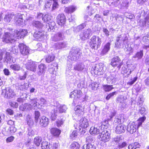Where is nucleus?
<instances>
[{"label": "nucleus", "mask_w": 149, "mask_h": 149, "mask_svg": "<svg viewBox=\"0 0 149 149\" xmlns=\"http://www.w3.org/2000/svg\"><path fill=\"white\" fill-rule=\"evenodd\" d=\"M139 113L141 114V115L144 116L146 114V110L144 107H141L139 109Z\"/></svg>", "instance_id": "nucleus-58"}, {"label": "nucleus", "mask_w": 149, "mask_h": 149, "mask_svg": "<svg viewBox=\"0 0 149 149\" xmlns=\"http://www.w3.org/2000/svg\"><path fill=\"white\" fill-rule=\"evenodd\" d=\"M66 18L63 13H60L56 17V22L61 27L63 26L66 22Z\"/></svg>", "instance_id": "nucleus-8"}, {"label": "nucleus", "mask_w": 149, "mask_h": 149, "mask_svg": "<svg viewBox=\"0 0 149 149\" xmlns=\"http://www.w3.org/2000/svg\"><path fill=\"white\" fill-rule=\"evenodd\" d=\"M123 64L121 60L118 56H116L113 57L111 59L110 65L113 67H116L120 69Z\"/></svg>", "instance_id": "nucleus-7"}, {"label": "nucleus", "mask_w": 149, "mask_h": 149, "mask_svg": "<svg viewBox=\"0 0 149 149\" xmlns=\"http://www.w3.org/2000/svg\"><path fill=\"white\" fill-rule=\"evenodd\" d=\"M52 10H55L58 7V4L56 0H52Z\"/></svg>", "instance_id": "nucleus-52"}, {"label": "nucleus", "mask_w": 149, "mask_h": 149, "mask_svg": "<svg viewBox=\"0 0 149 149\" xmlns=\"http://www.w3.org/2000/svg\"><path fill=\"white\" fill-rule=\"evenodd\" d=\"M29 86V84H28L27 83H24L23 85H21L22 90H24L27 89Z\"/></svg>", "instance_id": "nucleus-61"}, {"label": "nucleus", "mask_w": 149, "mask_h": 149, "mask_svg": "<svg viewBox=\"0 0 149 149\" xmlns=\"http://www.w3.org/2000/svg\"><path fill=\"white\" fill-rule=\"evenodd\" d=\"M8 130L11 133L13 134L15 133L17 129L15 127V125H14V126L9 127Z\"/></svg>", "instance_id": "nucleus-50"}, {"label": "nucleus", "mask_w": 149, "mask_h": 149, "mask_svg": "<svg viewBox=\"0 0 149 149\" xmlns=\"http://www.w3.org/2000/svg\"><path fill=\"white\" fill-rule=\"evenodd\" d=\"M50 145L49 143L46 141H43L41 144V147L42 149H50Z\"/></svg>", "instance_id": "nucleus-26"}, {"label": "nucleus", "mask_w": 149, "mask_h": 149, "mask_svg": "<svg viewBox=\"0 0 149 149\" xmlns=\"http://www.w3.org/2000/svg\"><path fill=\"white\" fill-rule=\"evenodd\" d=\"M76 6L73 5H71L65 7V8L64 11L67 13H72L76 10Z\"/></svg>", "instance_id": "nucleus-17"}, {"label": "nucleus", "mask_w": 149, "mask_h": 149, "mask_svg": "<svg viewBox=\"0 0 149 149\" xmlns=\"http://www.w3.org/2000/svg\"><path fill=\"white\" fill-rule=\"evenodd\" d=\"M47 69L46 65L43 63H41L38 66V74L40 75L42 74H44Z\"/></svg>", "instance_id": "nucleus-14"}, {"label": "nucleus", "mask_w": 149, "mask_h": 149, "mask_svg": "<svg viewBox=\"0 0 149 149\" xmlns=\"http://www.w3.org/2000/svg\"><path fill=\"white\" fill-rule=\"evenodd\" d=\"M34 26L38 29H42L43 26V24L38 21H35L33 23Z\"/></svg>", "instance_id": "nucleus-37"}, {"label": "nucleus", "mask_w": 149, "mask_h": 149, "mask_svg": "<svg viewBox=\"0 0 149 149\" xmlns=\"http://www.w3.org/2000/svg\"><path fill=\"white\" fill-rule=\"evenodd\" d=\"M35 122L36 125H37L38 119L40 116V112L38 111H35L34 113Z\"/></svg>", "instance_id": "nucleus-34"}, {"label": "nucleus", "mask_w": 149, "mask_h": 149, "mask_svg": "<svg viewBox=\"0 0 149 149\" xmlns=\"http://www.w3.org/2000/svg\"><path fill=\"white\" fill-rule=\"evenodd\" d=\"M127 131L130 134H133L137 130L136 128L133 126L132 123H130L127 125Z\"/></svg>", "instance_id": "nucleus-20"}, {"label": "nucleus", "mask_w": 149, "mask_h": 149, "mask_svg": "<svg viewBox=\"0 0 149 149\" xmlns=\"http://www.w3.org/2000/svg\"><path fill=\"white\" fill-rule=\"evenodd\" d=\"M56 113L54 112L52 113L50 117V118L52 120H54L56 118Z\"/></svg>", "instance_id": "nucleus-62"}, {"label": "nucleus", "mask_w": 149, "mask_h": 149, "mask_svg": "<svg viewBox=\"0 0 149 149\" xmlns=\"http://www.w3.org/2000/svg\"><path fill=\"white\" fill-rule=\"evenodd\" d=\"M79 53V50L78 49H76L73 52L72 55L74 56H76Z\"/></svg>", "instance_id": "nucleus-64"}, {"label": "nucleus", "mask_w": 149, "mask_h": 149, "mask_svg": "<svg viewBox=\"0 0 149 149\" xmlns=\"http://www.w3.org/2000/svg\"><path fill=\"white\" fill-rule=\"evenodd\" d=\"M127 145V143L126 142H123L119 144L118 146V148H123Z\"/></svg>", "instance_id": "nucleus-60"}, {"label": "nucleus", "mask_w": 149, "mask_h": 149, "mask_svg": "<svg viewBox=\"0 0 149 149\" xmlns=\"http://www.w3.org/2000/svg\"><path fill=\"white\" fill-rule=\"evenodd\" d=\"M63 34L61 32H59L55 34L52 38V40L54 42L61 40L62 39Z\"/></svg>", "instance_id": "nucleus-19"}, {"label": "nucleus", "mask_w": 149, "mask_h": 149, "mask_svg": "<svg viewBox=\"0 0 149 149\" xmlns=\"http://www.w3.org/2000/svg\"><path fill=\"white\" fill-rule=\"evenodd\" d=\"M124 117L121 115H119L117 117L115 118L114 122L115 123L118 125L123 124V123L124 121Z\"/></svg>", "instance_id": "nucleus-22"}, {"label": "nucleus", "mask_w": 149, "mask_h": 149, "mask_svg": "<svg viewBox=\"0 0 149 149\" xmlns=\"http://www.w3.org/2000/svg\"><path fill=\"white\" fill-rule=\"evenodd\" d=\"M13 36L16 41L17 39L23 38L27 35V30L24 29H16L14 31Z\"/></svg>", "instance_id": "nucleus-5"}, {"label": "nucleus", "mask_w": 149, "mask_h": 149, "mask_svg": "<svg viewBox=\"0 0 149 149\" xmlns=\"http://www.w3.org/2000/svg\"><path fill=\"white\" fill-rule=\"evenodd\" d=\"M51 16L49 14L45 15L42 18V20L45 22L50 21L51 19Z\"/></svg>", "instance_id": "nucleus-42"}, {"label": "nucleus", "mask_w": 149, "mask_h": 149, "mask_svg": "<svg viewBox=\"0 0 149 149\" xmlns=\"http://www.w3.org/2000/svg\"><path fill=\"white\" fill-rule=\"evenodd\" d=\"M126 128V126L124 124L118 125L115 127V132L118 134L124 133Z\"/></svg>", "instance_id": "nucleus-9"}, {"label": "nucleus", "mask_w": 149, "mask_h": 149, "mask_svg": "<svg viewBox=\"0 0 149 149\" xmlns=\"http://www.w3.org/2000/svg\"><path fill=\"white\" fill-rule=\"evenodd\" d=\"M98 136L100 141L104 143L109 141L111 139L110 134L107 130H104L100 132Z\"/></svg>", "instance_id": "nucleus-6"}, {"label": "nucleus", "mask_w": 149, "mask_h": 149, "mask_svg": "<svg viewBox=\"0 0 149 149\" xmlns=\"http://www.w3.org/2000/svg\"><path fill=\"white\" fill-rule=\"evenodd\" d=\"M146 118V117L145 116H143L139 118L136 121H138V123L141 126L142 123L144 121Z\"/></svg>", "instance_id": "nucleus-49"}, {"label": "nucleus", "mask_w": 149, "mask_h": 149, "mask_svg": "<svg viewBox=\"0 0 149 149\" xmlns=\"http://www.w3.org/2000/svg\"><path fill=\"white\" fill-rule=\"evenodd\" d=\"M55 58V56L54 54H49L46 57L45 61L47 63H50L53 61L54 60Z\"/></svg>", "instance_id": "nucleus-30"}, {"label": "nucleus", "mask_w": 149, "mask_h": 149, "mask_svg": "<svg viewBox=\"0 0 149 149\" xmlns=\"http://www.w3.org/2000/svg\"><path fill=\"white\" fill-rule=\"evenodd\" d=\"M137 79L138 77L137 76H136L134 77L132 80L131 79V81L128 82L127 83V85L129 86H131L135 83V82L137 80Z\"/></svg>", "instance_id": "nucleus-53"}, {"label": "nucleus", "mask_w": 149, "mask_h": 149, "mask_svg": "<svg viewBox=\"0 0 149 149\" xmlns=\"http://www.w3.org/2000/svg\"><path fill=\"white\" fill-rule=\"evenodd\" d=\"M86 26L85 23H83L77 26L76 29L78 31H79L84 29Z\"/></svg>", "instance_id": "nucleus-43"}, {"label": "nucleus", "mask_w": 149, "mask_h": 149, "mask_svg": "<svg viewBox=\"0 0 149 149\" xmlns=\"http://www.w3.org/2000/svg\"><path fill=\"white\" fill-rule=\"evenodd\" d=\"M11 107L14 109L17 108L18 106V104L17 102L14 101H11L9 103Z\"/></svg>", "instance_id": "nucleus-47"}, {"label": "nucleus", "mask_w": 149, "mask_h": 149, "mask_svg": "<svg viewBox=\"0 0 149 149\" xmlns=\"http://www.w3.org/2000/svg\"><path fill=\"white\" fill-rule=\"evenodd\" d=\"M16 24L20 25L23 23V19L22 18L16 17L15 19Z\"/></svg>", "instance_id": "nucleus-45"}, {"label": "nucleus", "mask_w": 149, "mask_h": 149, "mask_svg": "<svg viewBox=\"0 0 149 149\" xmlns=\"http://www.w3.org/2000/svg\"><path fill=\"white\" fill-rule=\"evenodd\" d=\"M101 38L95 35L93 36L89 42V46L93 49H97L99 48L101 43Z\"/></svg>", "instance_id": "nucleus-2"}, {"label": "nucleus", "mask_w": 149, "mask_h": 149, "mask_svg": "<svg viewBox=\"0 0 149 149\" xmlns=\"http://www.w3.org/2000/svg\"><path fill=\"white\" fill-rule=\"evenodd\" d=\"M133 124V126H134L136 129L138 130L140 126H141L138 123V121H135L133 122L132 123Z\"/></svg>", "instance_id": "nucleus-56"}, {"label": "nucleus", "mask_w": 149, "mask_h": 149, "mask_svg": "<svg viewBox=\"0 0 149 149\" xmlns=\"http://www.w3.org/2000/svg\"><path fill=\"white\" fill-rule=\"evenodd\" d=\"M117 103L119 104L120 107L124 108L126 105L125 100L121 97H118L117 98L116 101Z\"/></svg>", "instance_id": "nucleus-21"}, {"label": "nucleus", "mask_w": 149, "mask_h": 149, "mask_svg": "<svg viewBox=\"0 0 149 149\" xmlns=\"http://www.w3.org/2000/svg\"><path fill=\"white\" fill-rule=\"evenodd\" d=\"M12 92V89L10 87H7L2 90V93H11Z\"/></svg>", "instance_id": "nucleus-51"}, {"label": "nucleus", "mask_w": 149, "mask_h": 149, "mask_svg": "<svg viewBox=\"0 0 149 149\" xmlns=\"http://www.w3.org/2000/svg\"><path fill=\"white\" fill-rule=\"evenodd\" d=\"M110 43L108 42L104 45L100 53L101 55H104L109 52L110 48Z\"/></svg>", "instance_id": "nucleus-15"}, {"label": "nucleus", "mask_w": 149, "mask_h": 149, "mask_svg": "<svg viewBox=\"0 0 149 149\" xmlns=\"http://www.w3.org/2000/svg\"><path fill=\"white\" fill-rule=\"evenodd\" d=\"M45 7L46 9H48L50 8L52 5V0H45Z\"/></svg>", "instance_id": "nucleus-38"}, {"label": "nucleus", "mask_w": 149, "mask_h": 149, "mask_svg": "<svg viewBox=\"0 0 149 149\" xmlns=\"http://www.w3.org/2000/svg\"><path fill=\"white\" fill-rule=\"evenodd\" d=\"M30 104L25 103L24 104H22L19 107V109L22 111H24L26 109H31Z\"/></svg>", "instance_id": "nucleus-29"}, {"label": "nucleus", "mask_w": 149, "mask_h": 149, "mask_svg": "<svg viewBox=\"0 0 149 149\" xmlns=\"http://www.w3.org/2000/svg\"><path fill=\"white\" fill-rule=\"evenodd\" d=\"M50 133L53 136L58 137L61 133V130L56 128L52 127L50 129Z\"/></svg>", "instance_id": "nucleus-18"}, {"label": "nucleus", "mask_w": 149, "mask_h": 149, "mask_svg": "<svg viewBox=\"0 0 149 149\" xmlns=\"http://www.w3.org/2000/svg\"><path fill=\"white\" fill-rule=\"evenodd\" d=\"M26 122L27 125L29 126H32L34 124V122L31 117L29 115L27 116L26 118Z\"/></svg>", "instance_id": "nucleus-32"}, {"label": "nucleus", "mask_w": 149, "mask_h": 149, "mask_svg": "<svg viewBox=\"0 0 149 149\" xmlns=\"http://www.w3.org/2000/svg\"><path fill=\"white\" fill-rule=\"evenodd\" d=\"M10 68L15 71H19L21 69V67L18 64H14L11 65L10 66Z\"/></svg>", "instance_id": "nucleus-36"}, {"label": "nucleus", "mask_w": 149, "mask_h": 149, "mask_svg": "<svg viewBox=\"0 0 149 149\" xmlns=\"http://www.w3.org/2000/svg\"><path fill=\"white\" fill-rule=\"evenodd\" d=\"M143 56V50H141L139 52H138L135 54L134 57L135 58H137L138 59H140L142 58Z\"/></svg>", "instance_id": "nucleus-40"}, {"label": "nucleus", "mask_w": 149, "mask_h": 149, "mask_svg": "<svg viewBox=\"0 0 149 149\" xmlns=\"http://www.w3.org/2000/svg\"><path fill=\"white\" fill-rule=\"evenodd\" d=\"M89 132L91 134L94 135H97L98 134H100V130L97 128L95 127H91L89 130Z\"/></svg>", "instance_id": "nucleus-25"}, {"label": "nucleus", "mask_w": 149, "mask_h": 149, "mask_svg": "<svg viewBox=\"0 0 149 149\" xmlns=\"http://www.w3.org/2000/svg\"><path fill=\"white\" fill-rule=\"evenodd\" d=\"M91 88L93 90H96L98 86L96 83L93 82L92 83L91 85Z\"/></svg>", "instance_id": "nucleus-54"}, {"label": "nucleus", "mask_w": 149, "mask_h": 149, "mask_svg": "<svg viewBox=\"0 0 149 149\" xmlns=\"http://www.w3.org/2000/svg\"><path fill=\"white\" fill-rule=\"evenodd\" d=\"M2 39L3 42L7 43H12L16 41L13 34L8 32L4 33Z\"/></svg>", "instance_id": "nucleus-4"}, {"label": "nucleus", "mask_w": 149, "mask_h": 149, "mask_svg": "<svg viewBox=\"0 0 149 149\" xmlns=\"http://www.w3.org/2000/svg\"><path fill=\"white\" fill-rule=\"evenodd\" d=\"M6 111L7 114L12 116L14 114V112L13 110L10 108H8L6 110Z\"/></svg>", "instance_id": "nucleus-55"}, {"label": "nucleus", "mask_w": 149, "mask_h": 149, "mask_svg": "<svg viewBox=\"0 0 149 149\" xmlns=\"http://www.w3.org/2000/svg\"><path fill=\"white\" fill-rule=\"evenodd\" d=\"M46 101L44 99L41 98L40 100L38 99V108L42 106L46 103Z\"/></svg>", "instance_id": "nucleus-41"}, {"label": "nucleus", "mask_w": 149, "mask_h": 149, "mask_svg": "<svg viewBox=\"0 0 149 149\" xmlns=\"http://www.w3.org/2000/svg\"><path fill=\"white\" fill-rule=\"evenodd\" d=\"M88 125V121L86 118H82L79 121V126L83 129H85Z\"/></svg>", "instance_id": "nucleus-12"}, {"label": "nucleus", "mask_w": 149, "mask_h": 149, "mask_svg": "<svg viewBox=\"0 0 149 149\" xmlns=\"http://www.w3.org/2000/svg\"><path fill=\"white\" fill-rule=\"evenodd\" d=\"M58 68V66L56 63H52L51 65V68L49 69L50 72L52 74H54V72H56L55 68H56L57 69Z\"/></svg>", "instance_id": "nucleus-28"}, {"label": "nucleus", "mask_w": 149, "mask_h": 149, "mask_svg": "<svg viewBox=\"0 0 149 149\" xmlns=\"http://www.w3.org/2000/svg\"><path fill=\"white\" fill-rule=\"evenodd\" d=\"M84 107L80 105H77L74 109V111L77 114H81L84 113Z\"/></svg>", "instance_id": "nucleus-23"}, {"label": "nucleus", "mask_w": 149, "mask_h": 149, "mask_svg": "<svg viewBox=\"0 0 149 149\" xmlns=\"http://www.w3.org/2000/svg\"><path fill=\"white\" fill-rule=\"evenodd\" d=\"M83 149H96L95 146L91 143H88L85 146H83Z\"/></svg>", "instance_id": "nucleus-39"}, {"label": "nucleus", "mask_w": 149, "mask_h": 149, "mask_svg": "<svg viewBox=\"0 0 149 149\" xmlns=\"http://www.w3.org/2000/svg\"><path fill=\"white\" fill-rule=\"evenodd\" d=\"M104 64L100 63L93 65L91 67V72L94 76H99L103 74L104 72Z\"/></svg>", "instance_id": "nucleus-1"}, {"label": "nucleus", "mask_w": 149, "mask_h": 149, "mask_svg": "<svg viewBox=\"0 0 149 149\" xmlns=\"http://www.w3.org/2000/svg\"><path fill=\"white\" fill-rule=\"evenodd\" d=\"M27 75V74L26 72H25L23 76L19 77V79L20 80H25L26 77Z\"/></svg>", "instance_id": "nucleus-63"}, {"label": "nucleus", "mask_w": 149, "mask_h": 149, "mask_svg": "<svg viewBox=\"0 0 149 149\" xmlns=\"http://www.w3.org/2000/svg\"><path fill=\"white\" fill-rule=\"evenodd\" d=\"M19 49L21 54L23 56L28 55L29 54V47L23 43H19L18 48H14L13 50V53L17 54L19 52Z\"/></svg>", "instance_id": "nucleus-3"}, {"label": "nucleus", "mask_w": 149, "mask_h": 149, "mask_svg": "<svg viewBox=\"0 0 149 149\" xmlns=\"http://www.w3.org/2000/svg\"><path fill=\"white\" fill-rule=\"evenodd\" d=\"M13 15L12 14L6 15L4 17L5 21L8 22H9L12 19Z\"/></svg>", "instance_id": "nucleus-44"}, {"label": "nucleus", "mask_w": 149, "mask_h": 149, "mask_svg": "<svg viewBox=\"0 0 149 149\" xmlns=\"http://www.w3.org/2000/svg\"><path fill=\"white\" fill-rule=\"evenodd\" d=\"M49 123V119L45 116H42L40 119L39 124L41 127H45L48 125Z\"/></svg>", "instance_id": "nucleus-10"}, {"label": "nucleus", "mask_w": 149, "mask_h": 149, "mask_svg": "<svg viewBox=\"0 0 149 149\" xmlns=\"http://www.w3.org/2000/svg\"><path fill=\"white\" fill-rule=\"evenodd\" d=\"M102 88L106 92H108L111 91L113 88L112 85H104L102 86Z\"/></svg>", "instance_id": "nucleus-33"}, {"label": "nucleus", "mask_w": 149, "mask_h": 149, "mask_svg": "<svg viewBox=\"0 0 149 149\" xmlns=\"http://www.w3.org/2000/svg\"><path fill=\"white\" fill-rule=\"evenodd\" d=\"M70 148V149H79L80 145L78 143L74 141L71 144Z\"/></svg>", "instance_id": "nucleus-35"}, {"label": "nucleus", "mask_w": 149, "mask_h": 149, "mask_svg": "<svg viewBox=\"0 0 149 149\" xmlns=\"http://www.w3.org/2000/svg\"><path fill=\"white\" fill-rule=\"evenodd\" d=\"M14 138L15 137L14 136H11L7 138L6 139V141L7 143L11 142L13 141Z\"/></svg>", "instance_id": "nucleus-59"}, {"label": "nucleus", "mask_w": 149, "mask_h": 149, "mask_svg": "<svg viewBox=\"0 0 149 149\" xmlns=\"http://www.w3.org/2000/svg\"><path fill=\"white\" fill-rule=\"evenodd\" d=\"M91 32L90 29H87L84 31L79 35L80 39L82 40H85L90 36Z\"/></svg>", "instance_id": "nucleus-11"}, {"label": "nucleus", "mask_w": 149, "mask_h": 149, "mask_svg": "<svg viewBox=\"0 0 149 149\" xmlns=\"http://www.w3.org/2000/svg\"><path fill=\"white\" fill-rule=\"evenodd\" d=\"M29 104L31 109L38 108V99L36 98L31 100Z\"/></svg>", "instance_id": "nucleus-24"}, {"label": "nucleus", "mask_w": 149, "mask_h": 149, "mask_svg": "<svg viewBox=\"0 0 149 149\" xmlns=\"http://www.w3.org/2000/svg\"><path fill=\"white\" fill-rule=\"evenodd\" d=\"M84 69V68L82 67V65L80 64H78L75 66L74 68V70L80 71Z\"/></svg>", "instance_id": "nucleus-46"}, {"label": "nucleus", "mask_w": 149, "mask_h": 149, "mask_svg": "<svg viewBox=\"0 0 149 149\" xmlns=\"http://www.w3.org/2000/svg\"><path fill=\"white\" fill-rule=\"evenodd\" d=\"M7 124L8 125V127H10V126H14L15 125V121L11 120H9L7 122Z\"/></svg>", "instance_id": "nucleus-57"}, {"label": "nucleus", "mask_w": 149, "mask_h": 149, "mask_svg": "<svg viewBox=\"0 0 149 149\" xmlns=\"http://www.w3.org/2000/svg\"><path fill=\"white\" fill-rule=\"evenodd\" d=\"M140 145L138 142H136L130 144L128 146V149H136L140 147Z\"/></svg>", "instance_id": "nucleus-31"}, {"label": "nucleus", "mask_w": 149, "mask_h": 149, "mask_svg": "<svg viewBox=\"0 0 149 149\" xmlns=\"http://www.w3.org/2000/svg\"><path fill=\"white\" fill-rule=\"evenodd\" d=\"M26 67L27 69L31 71L35 72L36 70V65L33 62H28L26 64Z\"/></svg>", "instance_id": "nucleus-13"}, {"label": "nucleus", "mask_w": 149, "mask_h": 149, "mask_svg": "<svg viewBox=\"0 0 149 149\" xmlns=\"http://www.w3.org/2000/svg\"><path fill=\"white\" fill-rule=\"evenodd\" d=\"M44 32L43 31H36L33 34L34 38L37 40L42 38L44 36Z\"/></svg>", "instance_id": "nucleus-16"}, {"label": "nucleus", "mask_w": 149, "mask_h": 149, "mask_svg": "<svg viewBox=\"0 0 149 149\" xmlns=\"http://www.w3.org/2000/svg\"><path fill=\"white\" fill-rule=\"evenodd\" d=\"M64 120L62 119H58L57 120L56 122V125L58 127H59L63 125L64 123Z\"/></svg>", "instance_id": "nucleus-48"}, {"label": "nucleus", "mask_w": 149, "mask_h": 149, "mask_svg": "<svg viewBox=\"0 0 149 149\" xmlns=\"http://www.w3.org/2000/svg\"><path fill=\"white\" fill-rule=\"evenodd\" d=\"M42 139V138L40 136H36L34 139L33 143L36 146L38 147L40 145Z\"/></svg>", "instance_id": "nucleus-27"}]
</instances>
